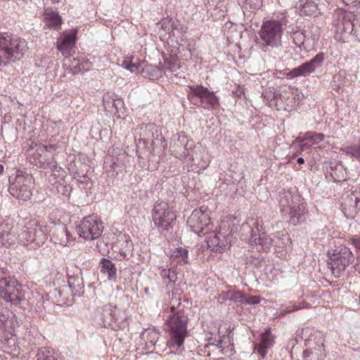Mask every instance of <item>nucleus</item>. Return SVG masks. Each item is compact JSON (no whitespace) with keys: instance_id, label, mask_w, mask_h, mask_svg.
Wrapping results in <instances>:
<instances>
[{"instance_id":"obj_1","label":"nucleus","mask_w":360,"mask_h":360,"mask_svg":"<svg viewBox=\"0 0 360 360\" xmlns=\"http://www.w3.org/2000/svg\"><path fill=\"white\" fill-rule=\"evenodd\" d=\"M305 340V349L302 357L305 360H320L326 356L324 338L322 332L314 328L306 327L296 332L295 341Z\"/></svg>"},{"instance_id":"obj_2","label":"nucleus","mask_w":360,"mask_h":360,"mask_svg":"<svg viewBox=\"0 0 360 360\" xmlns=\"http://www.w3.org/2000/svg\"><path fill=\"white\" fill-rule=\"evenodd\" d=\"M28 49L24 39L8 33L0 34V65L6 66L20 60Z\"/></svg>"},{"instance_id":"obj_3","label":"nucleus","mask_w":360,"mask_h":360,"mask_svg":"<svg viewBox=\"0 0 360 360\" xmlns=\"http://www.w3.org/2000/svg\"><path fill=\"white\" fill-rule=\"evenodd\" d=\"M18 237V243L28 249L34 250L40 247L47 240V230L44 227V221L30 219L20 229Z\"/></svg>"},{"instance_id":"obj_4","label":"nucleus","mask_w":360,"mask_h":360,"mask_svg":"<svg viewBox=\"0 0 360 360\" xmlns=\"http://www.w3.org/2000/svg\"><path fill=\"white\" fill-rule=\"evenodd\" d=\"M188 316L182 310H177L167 318L166 325L171 347L179 349L184 345L188 333Z\"/></svg>"},{"instance_id":"obj_5","label":"nucleus","mask_w":360,"mask_h":360,"mask_svg":"<svg viewBox=\"0 0 360 360\" xmlns=\"http://www.w3.org/2000/svg\"><path fill=\"white\" fill-rule=\"evenodd\" d=\"M192 144L189 145V141L184 133H177L174 134L172 138L169 150L172 155L179 160H186L188 158L193 164L198 163L200 168L205 169L209 163L202 160V163L198 161V150L200 154L205 153V150L201 146L195 147L193 154L191 155L189 150L191 148Z\"/></svg>"},{"instance_id":"obj_6","label":"nucleus","mask_w":360,"mask_h":360,"mask_svg":"<svg viewBox=\"0 0 360 360\" xmlns=\"http://www.w3.org/2000/svg\"><path fill=\"white\" fill-rule=\"evenodd\" d=\"M288 17V13H285L281 20H271L263 22L259 35L264 46L272 48L281 46L283 25L287 26L290 22Z\"/></svg>"},{"instance_id":"obj_7","label":"nucleus","mask_w":360,"mask_h":360,"mask_svg":"<svg viewBox=\"0 0 360 360\" xmlns=\"http://www.w3.org/2000/svg\"><path fill=\"white\" fill-rule=\"evenodd\" d=\"M355 15L343 10H336L333 14L334 37L338 41L345 42L355 32Z\"/></svg>"},{"instance_id":"obj_8","label":"nucleus","mask_w":360,"mask_h":360,"mask_svg":"<svg viewBox=\"0 0 360 360\" xmlns=\"http://www.w3.org/2000/svg\"><path fill=\"white\" fill-rule=\"evenodd\" d=\"M188 89L187 97L192 104L209 110H214L219 107V98L207 87L191 85Z\"/></svg>"},{"instance_id":"obj_9","label":"nucleus","mask_w":360,"mask_h":360,"mask_svg":"<svg viewBox=\"0 0 360 360\" xmlns=\"http://www.w3.org/2000/svg\"><path fill=\"white\" fill-rule=\"evenodd\" d=\"M328 265L335 277L339 278L354 259V256L350 248L340 245L334 250L328 251Z\"/></svg>"},{"instance_id":"obj_10","label":"nucleus","mask_w":360,"mask_h":360,"mask_svg":"<svg viewBox=\"0 0 360 360\" xmlns=\"http://www.w3.org/2000/svg\"><path fill=\"white\" fill-rule=\"evenodd\" d=\"M203 234L206 235L205 241L208 248L214 252H221L229 248L232 240L231 231L226 222H221L219 230L210 229Z\"/></svg>"},{"instance_id":"obj_11","label":"nucleus","mask_w":360,"mask_h":360,"mask_svg":"<svg viewBox=\"0 0 360 360\" xmlns=\"http://www.w3.org/2000/svg\"><path fill=\"white\" fill-rule=\"evenodd\" d=\"M9 183L8 191L13 197L25 201L32 195L34 184L32 175L18 171L14 177L9 178Z\"/></svg>"},{"instance_id":"obj_12","label":"nucleus","mask_w":360,"mask_h":360,"mask_svg":"<svg viewBox=\"0 0 360 360\" xmlns=\"http://www.w3.org/2000/svg\"><path fill=\"white\" fill-rule=\"evenodd\" d=\"M7 272L0 268V297L7 302L18 304L22 295L15 280L7 277Z\"/></svg>"},{"instance_id":"obj_13","label":"nucleus","mask_w":360,"mask_h":360,"mask_svg":"<svg viewBox=\"0 0 360 360\" xmlns=\"http://www.w3.org/2000/svg\"><path fill=\"white\" fill-rule=\"evenodd\" d=\"M104 226L102 221L95 215H89L83 218L77 226L79 236L86 240H94L101 237Z\"/></svg>"},{"instance_id":"obj_14","label":"nucleus","mask_w":360,"mask_h":360,"mask_svg":"<svg viewBox=\"0 0 360 360\" xmlns=\"http://www.w3.org/2000/svg\"><path fill=\"white\" fill-rule=\"evenodd\" d=\"M187 225L193 232L198 236L210 230L213 225L210 223L208 207L201 206L199 209L194 210L187 220Z\"/></svg>"},{"instance_id":"obj_15","label":"nucleus","mask_w":360,"mask_h":360,"mask_svg":"<svg viewBox=\"0 0 360 360\" xmlns=\"http://www.w3.org/2000/svg\"><path fill=\"white\" fill-rule=\"evenodd\" d=\"M153 221L160 230L168 231L176 219L175 214L165 201L157 202L152 211Z\"/></svg>"},{"instance_id":"obj_16","label":"nucleus","mask_w":360,"mask_h":360,"mask_svg":"<svg viewBox=\"0 0 360 360\" xmlns=\"http://www.w3.org/2000/svg\"><path fill=\"white\" fill-rule=\"evenodd\" d=\"M44 227L47 230V236L55 243L66 246L70 240V235L66 226L62 223L56 224L53 221H44Z\"/></svg>"},{"instance_id":"obj_17","label":"nucleus","mask_w":360,"mask_h":360,"mask_svg":"<svg viewBox=\"0 0 360 360\" xmlns=\"http://www.w3.org/2000/svg\"><path fill=\"white\" fill-rule=\"evenodd\" d=\"M252 225L256 231H252L250 242L251 244L255 243L257 245H259L261 250L264 252L269 251L274 245L276 237L274 235L267 236L264 232L261 233L263 229V221L262 219H257Z\"/></svg>"},{"instance_id":"obj_18","label":"nucleus","mask_w":360,"mask_h":360,"mask_svg":"<svg viewBox=\"0 0 360 360\" xmlns=\"http://www.w3.org/2000/svg\"><path fill=\"white\" fill-rule=\"evenodd\" d=\"M18 224H15L12 219L4 220L0 224V243L4 246H11L18 243Z\"/></svg>"},{"instance_id":"obj_19","label":"nucleus","mask_w":360,"mask_h":360,"mask_svg":"<svg viewBox=\"0 0 360 360\" xmlns=\"http://www.w3.org/2000/svg\"><path fill=\"white\" fill-rule=\"evenodd\" d=\"M325 58L323 53H319L312 59L292 69L287 75L290 78L307 77L322 66Z\"/></svg>"},{"instance_id":"obj_20","label":"nucleus","mask_w":360,"mask_h":360,"mask_svg":"<svg viewBox=\"0 0 360 360\" xmlns=\"http://www.w3.org/2000/svg\"><path fill=\"white\" fill-rule=\"evenodd\" d=\"M303 199L296 187L281 191L278 200L281 214L291 210V207H295V205Z\"/></svg>"},{"instance_id":"obj_21","label":"nucleus","mask_w":360,"mask_h":360,"mask_svg":"<svg viewBox=\"0 0 360 360\" xmlns=\"http://www.w3.org/2000/svg\"><path fill=\"white\" fill-rule=\"evenodd\" d=\"M303 199L296 187L281 191L278 200L281 214L291 210V207H295V205Z\"/></svg>"},{"instance_id":"obj_22","label":"nucleus","mask_w":360,"mask_h":360,"mask_svg":"<svg viewBox=\"0 0 360 360\" xmlns=\"http://www.w3.org/2000/svg\"><path fill=\"white\" fill-rule=\"evenodd\" d=\"M309 210L304 199L291 207L288 212L282 214L287 222L292 226H298L304 224L308 217Z\"/></svg>"},{"instance_id":"obj_23","label":"nucleus","mask_w":360,"mask_h":360,"mask_svg":"<svg viewBox=\"0 0 360 360\" xmlns=\"http://www.w3.org/2000/svg\"><path fill=\"white\" fill-rule=\"evenodd\" d=\"M77 34L76 30H65L57 39V49L63 56L69 57L72 55V49L76 43Z\"/></svg>"},{"instance_id":"obj_24","label":"nucleus","mask_w":360,"mask_h":360,"mask_svg":"<svg viewBox=\"0 0 360 360\" xmlns=\"http://www.w3.org/2000/svg\"><path fill=\"white\" fill-rule=\"evenodd\" d=\"M259 343L254 345V350L257 352L262 357H264L269 349L274 345V338L271 333L270 328L260 333Z\"/></svg>"},{"instance_id":"obj_25","label":"nucleus","mask_w":360,"mask_h":360,"mask_svg":"<svg viewBox=\"0 0 360 360\" xmlns=\"http://www.w3.org/2000/svg\"><path fill=\"white\" fill-rule=\"evenodd\" d=\"M295 8L300 15L317 16L321 13L319 0H299Z\"/></svg>"},{"instance_id":"obj_26","label":"nucleus","mask_w":360,"mask_h":360,"mask_svg":"<svg viewBox=\"0 0 360 360\" xmlns=\"http://www.w3.org/2000/svg\"><path fill=\"white\" fill-rule=\"evenodd\" d=\"M112 248L115 252H118L120 256L124 258L131 252L133 243L128 235L120 233L117 240L113 243Z\"/></svg>"},{"instance_id":"obj_27","label":"nucleus","mask_w":360,"mask_h":360,"mask_svg":"<svg viewBox=\"0 0 360 360\" xmlns=\"http://www.w3.org/2000/svg\"><path fill=\"white\" fill-rule=\"evenodd\" d=\"M47 150V146L41 144L36 145L35 148H32L29 150L30 162L40 168H46L47 159L44 154Z\"/></svg>"},{"instance_id":"obj_28","label":"nucleus","mask_w":360,"mask_h":360,"mask_svg":"<svg viewBox=\"0 0 360 360\" xmlns=\"http://www.w3.org/2000/svg\"><path fill=\"white\" fill-rule=\"evenodd\" d=\"M159 338L160 333L155 328L146 329L141 335V340L145 342L144 349L150 350L155 348Z\"/></svg>"},{"instance_id":"obj_29","label":"nucleus","mask_w":360,"mask_h":360,"mask_svg":"<svg viewBox=\"0 0 360 360\" xmlns=\"http://www.w3.org/2000/svg\"><path fill=\"white\" fill-rule=\"evenodd\" d=\"M164 72L165 71L162 68L151 64H146L141 71L143 77L150 80L159 79L162 77Z\"/></svg>"},{"instance_id":"obj_30","label":"nucleus","mask_w":360,"mask_h":360,"mask_svg":"<svg viewBox=\"0 0 360 360\" xmlns=\"http://www.w3.org/2000/svg\"><path fill=\"white\" fill-rule=\"evenodd\" d=\"M44 20L46 25L51 29L58 30L60 29L62 18L57 11H46Z\"/></svg>"},{"instance_id":"obj_31","label":"nucleus","mask_w":360,"mask_h":360,"mask_svg":"<svg viewBox=\"0 0 360 360\" xmlns=\"http://www.w3.org/2000/svg\"><path fill=\"white\" fill-rule=\"evenodd\" d=\"M99 267L102 274H108V278L112 280L116 278L117 269L112 261L106 258H102L99 262Z\"/></svg>"},{"instance_id":"obj_32","label":"nucleus","mask_w":360,"mask_h":360,"mask_svg":"<svg viewBox=\"0 0 360 360\" xmlns=\"http://www.w3.org/2000/svg\"><path fill=\"white\" fill-rule=\"evenodd\" d=\"M188 251L184 248H177L172 250L170 255V259L173 262H176L179 264H186L188 262Z\"/></svg>"},{"instance_id":"obj_33","label":"nucleus","mask_w":360,"mask_h":360,"mask_svg":"<svg viewBox=\"0 0 360 360\" xmlns=\"http://www.w3.org/2000/svg\"><path fill=\"white\" fill-rule=\"evenodd\" d=\"M309 304L304 302H290L288 304L283 306L280 309V315L285 316L288 314L292 313L293 311L307 308L309 307Z\"/></svg>"},{"instance_id":"obj_34","label":"nucleus","mask_w":360,"mask_h":360,"mask_svg":"<svg viewBox=\"0 0 360 360\" xmlns=\"http://www.w3.org/2000/svg\"><path fill=\"white\" fill-rule=\"evenodd\" d=\"M340 150L360 162V138L356 143L343 145L340 148Z\"/></svg>"},{"instance_id":"obj_35","label":"nucleus","mask_w":360,"mask_h":360,"mask_svg":"<svg viewBox=\"0 0 360 360\" xmlns=\"http://www.w3.org/2000/svg\"><path fill=\"white\" fill-rule=\"evenodd\" d=\"M281 96L279 92H274L270 89H266L262 93V97L264 98V102L268 104L269 107H274L277 105L278 97Z\"/></svg>"},{"instance_id":"obj_36","label":"nucleus","mask_w":360,"mask_h":360,"mask_svg":"<svg viewBox=\"0 0 360 360\" xmlns=\"http://www.w3.org/2000/svg\"><path fill=\"white\" fill-rule=\"evenodd\" d=\"M210 345H214L218 349H220L221 353L224 354H232L233 345H231L228 338H219L218 340H215L212 343H210Z\"/></svg>"},{"instance_id":"obj_37","label":"nucleus","mask_w":360,"mask_h":360,"mask_svg":"<svg viewBox=\"0 0 360 360\" xmlns=\"http://www.w3.org/2000/svg\"><path fill=\"white\" fill-rule=\"evenodd\" d=\"M6 314H1V319L4 320L3 324H4L5 330L13 329L18 326V322L15 314L13 311H6Z\"/></svg>"},{"instance_id":"obj_38","label":"nucleus","mask_w":360,"mask_h":360,"mask_svg":"<svg viewBox=\"0 0 360 360\" xmlns=\"http://www.w3.org/2000/svg\"><path fill=\"white\" fill-rule=\"evenodd\" d=\"M122 66L131 73H136L139 71L141 63L138 58H135L131 56L127 57L122 61Z\"/></svg>"},{"instance_id":"obj_39","label":"nucleus","mask_w":360,"mask_h":360,"mask_svg":"<svg viewBox=\"0 0 360 360\" xmlns=\"http://www.w3.org/2000/svg\"><path fill=\"white\" fill-rule=\"evenodd\" d=\"M2 336L3 337L0 338V341L3 344L2 347H4L5 350L8 349L13 351V348L15 347V338L11 331H5L2 333Z\"/></svg>"},{"instance_id":"obj_40","label":"nucleus","mask_w":360,"mask_h":360,"mask_svg":"<svg viewBox=\"0 0 360 360\" xmlns=\"http://www.w3.org/2000/svg\"><path fill=\"white\" fill-rule=\"evenodd\" d=\"M160 274L166 283H174L177 280L176 269L174 267L162 269Z\"/></svg>"},{"instance_id":"obj_41","label":"nucleus","mask_w":360,"mask_h":360,"mask_svg":"<svg viewBox=\"0 0 360 360\" xmlns=\"http://www.w3.org/2000/svg\"><path fill=\"white\" fill-rule=\"evenodd\" d=\"M116 306L108 304L103 307V319L104 322L110 323L115 319Z\"/></svg>"},{"instance_id":"obj_42","label":"nucleus","mask_w":360,"mask_h":360,"mask_svg":"<svg viewBox=\"0 0 360 360\" xmlns=\"http://www.w3.org/2000/svg\"><path fill=\"white\" fill-rule=\"evenodd\" d=\"M165 63L167 65L166 69L169 72H175L180 68L179 59L176 56H169L164 58Z\"/></svg>"},{"instance_id":"obj_43","label":"nucleus","mask_w":360,"mask_h":360,"mask_svg":"<svg viewBox=\"0 0 360 360\" xmlns=\"http://www.w3.org/2000/svg\"><path fill=\"white\" fill-rule=\"evenodd\" d=\"M37 360H57V357L53 350L42 347L37 354Z\"/></svg>"},{"instance_id":"obj_44","label":"nucleus","mask_w":360,"mask_h":360,"mask_svg":"<svg viewBox=\"0 0 360 360\" xmlns=\"http://www.w3.org/2000/svg\"><path fill=\"white\" fill-rule=\"evenodd\" d=\"M325 138L323 134L316 133L315 131H307L305 133V139L307 142L311 145H316L321 142Z\"/></svg>"},{"instance_id":"obj_45","label":"nucleus","mask_w":360,"mask_h":360,"mask_svg":"<svg viewBox=\"0 0 360 360\" xmlns=\"http://www.w3.org/2000/svg\"><path fill=\"white\" fill-rule=\"evenodd\" d=\"M263 0H238L242 8L257 10L262 6Z\"/></svg>"},{"instance_id":"obj_46","label":"nucleus","mask_w":360,"mask_h":360,"mask_svg":"<svg viewBox=\"0 0 360 360\" xmlns=\"http://www.w3.org/2000/svg\"><path fill=\"white\" fill-rule=\"evenodd\" d=\"M57 171L58 172H50V174L48 176V181L52 185L57 184H61V181H63L65 172L63 170V169Z\"/></svg>"},{"instance_id":"obj_47","label":"nucleus","mask_w":360,"mask_h":360,"mask_svg":"<svg viewBox=\"0 0 360 360\" xmlns=\"http://www.w3.org/2000/svg\"><path fill=\"white\" fill-rule=\"evenodd\" d=\"M169 22L172 27V31L174 33V32H176L178 34H183L186 32L187 27L184 24L180 22L179 20L170 19Z\"/></svg>"},{"instance_id":"obj_48","label":"nucleus","mask_w":360,"mask_h":360,"mask_svg":"<svg viewBox=\"0 0 360 360\" xmlns=\"http://www.w3.org/2000/svg\"><path fill=\"white\" fill-rule=\"evenodd\" d=\"M122 101L121 99H112V101H107L106 98H103V105L105 108H114L115 110H117L119 108V105H121Z\"/></svg>"},{"instance_id":"obj_49","label":"nucleus","mask_w":360,"mask_h":360,"mask_svg":"<svg viewBox=\"0 0 360 360\" xmlns=\"http://www.w3.org/2000/svg\"><path fill=\"white\" fill-rule=\"evenodd\" d=\"M45 169H49L48 172H58L57 170L61 169V167H60L57 162L53 160H48L46 162V168Z\"/></svg>"},{"instance_id":"obj_50","label":"nucleus","mask_w":360,"mask_h":360,"mask_svg":"<svg viewBox=\"0 0 360 360\" xmlns=\"http://www.w3.org/2000/svg\"><path fill=\"white\" fill-rule=\"evenodd\" d=\"M243 304H257L260 302V299L257 296H251L240 300Z\"/></svg>"},{"instance_id":"obj_51","label":"nucleus","mask_w":360,"mask_h":360,"mask_svg":"<svg viewBox=\"0 0 360 360\" xmlns=\"http://www.w3.org/2000/svg\"><path fill=\"white\" fill-rule=\"evenodd\" d=\"M170 310L174 314L176 311H175L176 307H179L180 304V298L177 297L176 296L172 295V297L171 298L170 301Z\"/></svg>"},{"instance_id":"obj_52","label":"nucleus","mask_w":360,"mask_h":360,"mask_svg":"<svg viewBox=\"0 0 360 360\" xmlns=\"http://www.w3.org/2000/svg\"><path fill=\"white\" fill-rule=\"evenodd\" d=\"M355 32L354 36L360 41V16L355 15Z\"/></svg>"},{"instance_id":"obj_53","label":"nucleus","mask_w":360,"mask_h":360,"mask_svg":"<svg viewBox=\"0 0 360 360\" xmlns=\"http://www.w3.org/2000/svg\"><path fill=\"white\" fill-rule=\"evenodd\" d=\"M311 144L308 142L301 143L298 145L297 150V153H301L304 150H311Z\"/></svg>"},{"instance_id":"obj_54","label":"nucleus","mask_w":360,"mask_h":360,"mask_svg":"<svg viewBox=\"0 0 360 360\" xmlns=\"http://www.w3.org/2000/svg\"><path fill=\"white\" fill-rule=\"evenodd\" d=\"M297 27H294L293 25H289L288 28V30L287 32H290V33H293V34L295 36V37H300L302 38L304 37L302 33H300L299 32H297L295 29Z\"/></svg>"},{"instance_id":"obj_55","label":"nucleus","mask_w":360,"mask_h":360,"mask_svg":"<svg viewBox=\"0 0 360 360\" xmlns=\"http://www.w3.org/2000/svg\"><path fill=\"white\" fill-rule=\"evenodd\" d=\"M306 141L307 142V139H305V133L302 135V134H300L295 140V142H294V144L298 143L300 144L301 143H304L303 142Z\"/></svg>"},{"instance_id":"obj_56","label":"nucleus","mask_w":360,"mask_h":360,"mask_svg":"<svg viewBox=\"0 0 360 360\" xmlns=\"http://www.w3.org/2000/svg\"><path fill=\"white\" fill-rule=\"evenodd\" d=\"M232 93L236 97H240L243 93V89L240 86H238L236 87V89L235 90L232 91Z\"/></svg>"},{"instance_id":"obj_57","label":"nucleus","mask_w":360,"mask_h":360,"mask_svg":"<svg viewBox=\"0 0 360 360\" xmlns=\"http://www.w3.org/2000/svg\"><path fill=\"white\" fill-rule=\"evenodd\" d=\"M77 181L82 184H87L90 181V179L86 174H85L82 176H79V179H78Z\"/></svg>"},{"instance_id":"obj_58","label":"nucleus","mask_w":360,"mask_h":360,"mask_svg":"<svg viewBox=\"0 0 360 360\" xmlns=\"http://www.w3.org/2000/svg\"><path fill=\"white\" fill-rule=\"evenodd\" d=\"M350 200L354 201V207L357 208L358 203L359 202V199L355 196L354 195H352L350 196Z\"/></svg>"},{"instance_id":"obj_59","label":"nucleus","mask_w":360,"mask_h":360,"mask_svg":"<svg viewBox=\"0 0 360 360\" xmlns=\"http://www.w3.org/2000/svg\"><path fill=\"white\" fill-rule=\"evenodd\" d=\"M333 181L335 182L343 183V182L347 181V178L346 177L343 176V178L342 179H339V176L338 175H336V174H335V176H333Z\"/></svg>"},{"instance_id":"obj_60","label":"nucleus","mask_w":360,"mask_h":360,"mask_svg":"<svg viewBox=\"0 0 360 360\" xmlns=\"http://www.w3.org/2000/svg\"><path fill=\"white\" fill-rule=\"evenodd\" d=\"M352 243L356 249H360V238L353 239Z\"/></svg>"},{"instance_id":"obj_61","label":"nucleus","mask_w":360,"mask_h":360,"mask_svg":"<svg viewBox=\"0 0 360 360\" xmlns=\"http://www.w3.org/2000/svg\"><path fill=\"white\" fill-rule=\"evenodd\" d=\"M345 4L347 5H349V4H352L354 3H356L357 1H359L360 2V0H342Z\"/></svg>"},{"instance_id":"obj_62","label":"nucleus","mask_w":360,"mask_h":360,"mask_svg":"<svg viewBox=\"0 0 360 360\" xmlns=\"http://www.w3.org/2000/svg\"><path fill=\"white\" fill-rule=\"evenodd\" d=\"M297 163L300 165L304 164V159L303 158H299L297 160Z\"/></svg>"},{"instance_id":"obj_63","label":"nucleus","mask_w":360,"mask_h":360,"mask_svg":"<svg viewBox=\"0 0 360 360\" xmlns=\"http://www.w3.org/2000/svg\"><path fill=\"white\" fill-rule=\"evenodd\" d=\"M243 177H244L243 174H240V177L238 179H234V181L239 182L243 179Z\"/></svg>"},{"instance_id":"obj_64","label":"nucleus","mask_w":360,"mask_h":360,"mask_svg":"<svg viewBox=\"0 0 360 360\" xmlns=\"http://www.w3.org/2000/svg\"><path fill=\"white\" fill-rule=\"evenodd\" d=\"M4 167L2 165L0 164V174H1L4 172Z\"/></svg>"}]
</instances>
